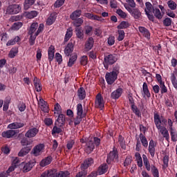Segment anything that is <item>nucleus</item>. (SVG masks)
I'll return each instance as SVG.
<instances>
[{"label": "nucleus", "instance_id": "nucleus-1", "mask_svg": "<svg viewBox=\"0 0 177 177\" xmlns=\"http://www.w3.org/2000/svg\"><path fill=\"white\" fill-rule=\"evenodd\" d=\"M153 121L157 129H161V128H165L161 125H167L168 121L164 116L160 117V115L157 113H153Z\"/></svg>", "mask_w": 177, "mask_h": 177}, {"label": "nucleus", "instance_id": "nucleus-2", "mask_svg": "<svg viewBox=\"0 0 177 177\" xmlns=\"http://www.w3.org/2000/svg\"><path fill=\"white\" fill-rule=\"evenodd\" d=\"M118 60L116 54H109L104 58V67L106 70H109V66H113Z\"/></svg>", "mask_w": 177, "mask_h": 177}, {"label": "nucleus", "instance_id": "nucleus-3", "mask_svg": "<svg viewBox=\"0 0 177 177\" xmlns=\"http://www.w3.org/2000/svg\"><path fill=\"white\" fill-rule=\"evenodd\" d=\"M125 9L129 12V13L131 15L135 20H139L140 17H142V12H140V10L139 8L135 7V8H131L128 6V5H124Z\"/></svg>", "mask_w": 177, "mask_h": 177}, {"label": "nucleus", "instance_id": "nucleus-4", "mask_svg": "<svg viewBox=\"0 0 177 177\" xmlns=\"http://www.w3.org/2000/svg\"><path fill=\"white\" fill-rule=\"evenodd\" d=\"M156 7H154V3L151 4L149 1H147L145 3V12L147 17H148L149 20L150 21L154 22V15L153 14H151V12H153Z\"/></svg>", "mask_w": 177, "mask_h": 177}, {"label": "nucleus", "instance_id": "nucleus-5", "mask_svg": "<svg viewBox=\"0 0 177 177\" xmlns=\"http://www.w3.org/2000/svg\"><path fill=\"white\" fill-rule=\"evenodd\" d=\"M36 163L37 162L35 161V160H30L28 162H23L21 164V171H22V172H24V174L30 172V171H31L32 168L35 167Z\"/></svg>", "mask_w": 177, "mask_h": 177}, {"label": "nucleus", "instance_id": "nucleus-6", "mask_svg": "<svg viewBox=\"0 0 177 177\" xmlns=\"http://www.w3.org/2000/svg\"><path fill=\"white\" fill-rule=\"evenodd\" d=\"M116 161L118 162V151L117 149L113 148V151H111L106 156V162L110 165L111 162Z\"/></svg>", "mask_w": 177, "mask_h": 177}, {"label": "nucleus", "instance_id": "nucleus-7", "mask_svg": "<svg viewBox=\"0 0 177 177\" xmlns=\"http://www.w3.org/2000/svg\"><path fill=\"white\" fill-rule=\"evenodd\" d=\"M21 7L19 4H12L7 7L6 10V15H17L20 13Z\"/></svg>", "mask_w": 177, "mask_h": 177}, {"label": "nucleus", "instance_id": "nucleus-8", "mask_svg": "<svg viewBox=\"0 0 177 177\" xmlns=\"http://www.w3.org/2000/svg\"><path fill=\"white\" fill-rule=\"evenodd\" d=\"M104 99L103 98V96H102V94L99 93L97 94L95 97V106L96 109H100V110H103L104 109Z\"/></svg>", "mask_w": 177, "mask_h": 177}, {"label": "nucleus", "instance_id": "nucleus-9", "mask_svg": "<svg viewBox=\"0 0 177 177\" xmlns=\"http://www.w3.org/2000/svg\"><path fill=\"white\" fill-rule=\"evenodd\" d=\"M44 149H45V145L44 144H38L34 147L31 153L34 157H38V156H41V154H42Z\"/></svg>", "mask_w": 177, "mask_h": 177}, {"label": "nucleus", "instance_id": "nucleus-10", "mask_svg": "<svg viewBox=\"0 0 177 177\" xmlns=\"http://www.w3.org/2000/svg\"><path fill=\"white\" fill-rule=\"evenodd\" d=\"M118 76L111 72H107L105 75V80L108 85H113L117 81Z\"/></svg>", "mask_w": 177, "mask_h": 177}, {"label": "nucleus", "instance_id": "nucleus-11", "mask_svg": "<svg viewBox=\"0 0 177 177\" xmlns=\"http://www.w3.org/2000/svg\"><path fill=\"white\" fill-rule=\"evenodd\" d=\"M39 132V129H37L36 127H32L25 134L26 138H35L37 134Z\"/></svg>", "mask_w": 177, "mask_h": 177}, {"label": "nucleus", "instance_id": "nucleus-12", "mask_svg": "<svg viewBox=\"0 0 177 177\" xmlns=\"http://www.w3.org/2000/svg\"><path fill=\"white\" fill-rule=\"evenodd\" d=\"M123 89L122 88H118L116 90L113 91L111 93V99H113L114 100H117V99H120L121 97V95H122Z\"/></svg>", "mask_w": 177, "mask_h": 177}, {"label": "nucleus", "instance_id": "nucleus-13", "mask_svg": "<svg viewBox=\"0 0 177 177\" xmlns=\"http://www.w3.org/2000/svg\"><path fill=\"white\" fill-rule=\"evenodd\" d=\"M95 161L92 158H88L84 160V162L81 165L82 169H88L89 167L92 166Z\"/></svg>", "mask_w": 177, "mask_h": 177}, {"label": "nucleus", "instance_id": "nucleus-14", "mask_svg": "<svg viewBox=\"0 0 177 177\" xmlns=\"http://www.w3.org/2000/svg\"><path fill=\"white\" fill-rule=\"evenodd\" d=\"M25 125L26 124L24 122H15L8 124V129H19L20 128H23Z\"/></svg>", "mask_w": 177, "mask_h": 177}, {"label": "nucleus", "instance_id": "nucleus-15", "mask_svg": "<svg viewBox=\"0 0 177 177\" xmlns=\"http://www.w3.org/2000/svg\"><path fill=\"white\" fill-rule=\"evenodd\" d=\"M85 150L86 153H92L95 150V143L92 139L89 138L86 144Z\"/></svg>", "mask_w": 177, "mask_h": 177}, {"label": "nucleus", "instance_id": "nucleus-16", "mask_svg": "<svg viewBox=\"0 0 177 177\" xmlns=\"http://www.w3.org/2000/svg\"><path fill=\"white\" fill-rule=\"evenodd\" d=\"M95 44V40H93V37H88L85 42L84 49L85 50H91L92 48H93V45Z\"/></svg>", "mask_w": 177, "mask_h": 177}, {"label": "nucleus", "instance_id": "nucleus-17", "mask_svg": "<svg viewBox=\"0 0 177 177\" xmlns=\"http://www.w3.org/2000/svg\"><path fill=\"white\" fill-rule=\"evenodd\" d=\"M69 60L68 62V67H73L78 59V54L73 53L72 55H69Z\"/></svg>", "mask_w": 177, "mask_h": 177}, {"label": "nucleus", "instance_id": "nucleus-18", "mask_svg": "<svg viewBox=\"0 0 177 177\" xmlns=\"http://www.w3.org/2000/svg\"><path fill=\"white\" fill-rule=\"evenodd\" d=\"M148 151L152 158L156 155V143L153 140L149 141Z\"/></svg>", "mask_w": 177, "mask_h": 177}, {"label": "nucleus", "instance_id": "nucleus-19", "mask_svg": "<svg viewBox=\"0 0 177 177\" xmlns=\"http://www.w3.org/2000/svg\"><path fill=\"white\" fill-rule=\"evenodd\" d=\"M31 149H32V146L30 145L22 148L18 153L19 157H24V156H27V154L30 153Z\"/></svg>", "mask_w": 177, "mask_h": 177}, {"label": "nucleus", "instance_id": "nucleus-20", "mask_svg": "<svg viewBox=\"0 0 177 177\" xmlns=\"http://www.w3.org/2000/svg\"><path fill=\"white\" fill-rule=\"evenodd\" d=\"M33 85L37 92H41V91H42V84H41V80L37 78V77H35L33 79Z\"/></svg>", "mask_w": 177, "mask_h": 177}, {"label": "nucleus", "instance_id": "nucleus-21", "mask_svg": "<svg viewBox=\"0 0 177 177\" xmlns=\"http://www.w3.org/2000/svg\"><path fill=\"white\" fill-rule=\"evenodd\" d=\"M73 51H74V44H73L71 42L68 43L64 49V55L66 56H71V53Z\"/></svg>", "mask_w": 177, "mask_h": 177}, {"label": "nucleus", "instance_id": "nucleus-22", "mask_svg": "<svg viewBox=\"0 0 177 177\" xmlns=\"http://www.w3.org/2000/svg\"><path fill=\"white\" fill-rule=\"evenodd\" d=\"M58 118H57V122H59V128H63V127H64V125L66 124V116L64 115V114L61 113H58Z\"/></svg>", "mask_w": 177, "mask_h": 177}, {"label": "nucleus", "instance_id": "nucleus-23", "mask_svg": "<svg viewBox=\"0 0 177 177\" xmlns=\"http://www.w3.org/2000/svg\"><path fill=\"white\" fill-rule=\"evenodd\" d=\"M17 132L15 130H7L3 131L1 134L3 138H6L7 139H10V138H13L15 135H16Z\"/></svg>", "mask_w": 177, "mask_h": 177}, {"label": "nucleus", "instance_id": "nucleus-24", "mask_svg": "<svg viewBox=\"0 0 177 177\" xmlns=\"http://www.w3.org/2000/svg\"><path fill=\"white\" fill-rule=\"evenodd\" d=\"M138 30L141 34H142L143 37L147 38V39H150V31L148 30L147 28L143 26L138 27Z\"/></svg>", "mask_w": 177, "mask_h": 177}, {"label": "nucleus", "instance_id": "nucleus-25", "mask_svg": "<svg viewBox=\"0 0 177 177\" xmlns=\"http://www.w3.org/2000/svg\"><path fill=\"white\" fill-rule=\"evenodd\" d=\"M57 17V14L56 12H53L50 14L49 17L46 20L47 26H52L55 21H56V18Z\"/></svg>", "mask_w": 177, "mask_h": 177}, {"label": "nucleus", "instance_id": "nucleus-26", "mask_svg": "<svg viewBox=\"0 0 177 177\" xmlns=\"http://www.w3.org/2000/svg\"><path fill=\"white\" fill-rule=\"evenodd\" d=\"M77 96L80 100H84L85 97H86V92L85 91V88L84 87H80L77 91Z\"/></svg>", "mask_w": 177, "mask_h": 177}, {"label": "nucleus", "instance_id": "nucleus-27", "mask_svg": "<svg viewBox=\"0 0 177 177\" xmlns=\"http://www.w3.org/2000/svg\"><path fill=\"white\" fill-rule=\"evenodd\" d=\"M77 115H80V117H86V113H84V109H82V104H77Z\"/></svg>", "mask_w": 177, "mask_h": 177}, {"label": "nucleus", "instance_id": "nucleus-28", "mask_svg": "<svg viewBox=\"0 0 177 177\" xmlns=\"http://www.w3.org/2000/svg\"><path fill=\"white\" fill-rule=\"evenodd\" d=\"M52 156L46 157L40 162V167H46V165H49V164L52 162Z\"/></svg>", "mask_w": 177, "mask_h": 177}, {"label": "nucleus", "instance_id": "nucleus-29", "mask_svg": "<svg viewBox=\"0 0 177 177\" xmlns=\"http://www.w3.org/2000/svg\"><path fill=\"white\" fill-rule=\"evenodd\" d=\"M152 12L153 13V17L155 16V17L158 19V20H161V19H162L164 16V15L161 13L160 9L156 7L155 8H153V11H152Z\"/></svg>", "mask_w": 177, "mask_h": 177}, {"label": "nucleus", "instance_id": "nucleus-30", "mask_svg": "<svg viewBox=\"0 0 177 177\" xmlns=\"http://www.w3.org/2000/svg\"><path fill=\"white\" fill-rule=\"evenodd\" d=\"M107 169H109V166L107 164L104 163L99 167L97 172L99 175H103V174H106L107 172Z\"/></svg>", "mask_w": 177, "mask_h": 177}, {"label": "nucleus", "instance_id": "nucleus-31", "mask_svg": "<svg viewBox=\"0 0 177 177\" xmlns=\"http://www.w3.org/2000/svg\"><path fill=\"white\" fill-rule=\"evenodd\" d=\"M36 0H25L24 3V8L25 10H28L35 3Z\"/></svg>", "mask_w": 177, "mask_h": 177}, {"label": "nucleus", "instance_id": "nucleus-32", "mask_svg": "<svg viewBox=\"0 0 177 177\" xmlns=\"http://www.w3.org/2000/svg\"><path fill=\"white\" fill-rule=\"evenodd\" d=\"M144 165L147 169V171H150L151 169V165H150V162H149V159L145 154L142 155Z\"/></svg>", "mask_w": 177, "mask_h": 177}, {"label": "nucleus", "instance_id": "nucleus-33", "mask_svg": "<svg viewBox=\"0 0 177 177\" xmlns=\"http://www.w3.org/2000/svg\"><path fill=\"white\" fill-rule=\"evenodd\" d=\"M139 138H140V142H141L142 146L144 147H147L149 146V141H147V138H146V136H145V135L140 133Z\"/></svg>", "mask_w": 177, "mask_h": 177}, {"label": "nucleus", "instance_id": "nucleus-34", "mask_svg": "<svg viewBox=\"0 0 177 177\" xmlns=\"http://www.w3.org/2000/svg\"><path fill=\"white\" fill-rule=\"evenodd\" d=\"M158 130L160 131V133L162 135L163 138H165L166 140H169V133L168 132L167 128L162 127Z\"/></svg>", "mask_w": 177, "mask_h": 177}, {"label": "nucleus", "instance_id": "nucleus-35", "mask_svg": "<svg viewBox=\"0 0 177 177\" xmlns=\"http://www.w3.org/2000/svg\"><path fill=\"white\" fill-rule=\"evenodd\" d=\"M118 142L121 149H122L123 150H125L127 149V145L125 144V139L121 135H119L118 138Z\"/></svg>", "mask_w": 177, "mask_h": 177}, {"label": "nucleus", "instance_id": "nucleus-36", "mask_svg": "<svg viewBox=\"0 0 177 177\" xmlns=\"http://www.w3.org/2000/svg\"><path fill=\"white\" fill-rule=\"evenodd\" d=\"M142 91L144 92L145 96H147V97H151V94L150 93V91H149V86H147V83H143Z\"/></svg>", "mask_w": 177, "mask_h": 177}, {"label": "nucleus", "instance_id": "nucleus-37", "mask_svg": "<svg viewBox=\"0 0 177 177\" xmlns=\"http://www.w3.org/2000/svg\"><path fill=\"white\" fill-rule=\"evenodd\" d=\"M81 13H82V10H76L70 15V18L71 20H75V19H78L80 16H81Z\"/></svg>", "mask_w": 177, "mask_h": 177}, {"label": "nucleus", "instance_id": "nucleus-38", "mask_svg": "<svg viewBox=\"0 0 177 177\" xmlns=\"http://www.w3.org/2000/svg\"><path fill=\"white\" fill-rule=\"evenodd\" d=\"M72 20H73V26H75L76 28H80V27H81L84 23V19L82 18H76Z\"/></svg>", "mask_w": 177, "mask_h": 177}, {"label": "nucleus", "instance_id": "nucleus-39", "mask_svg": "<svg viewBox=\"0 0 177 177\" xmlns=\"http://www.w3.org/2000/svg\"><path fill=\"white\" fill-rule=\"evenodd\" d=\"M71 37H73V28H68L65 35L64 42H68Z\"/></svg>", "mask_w": 177, "mask_h": 177}, {"label": "nucleus", "instance_id": "nucleus-40", "mask_svg": "<svg viewBox=\"0 0 177 177\" xmlns=\"http://www.w3.org/2000/svg\"><path fill=\"white\" fill-rule=\"evenodd\" d=\"M131 26V24H129V22L127 21H122V22H120V24L117 26V28L118 30H124L125 28H128V27H129Z\"/></svg>", "mask_w": 177, "mask_h": 177}, {"label": "nucleus", "instance_id": "nucleus-41", "mask_svg": "<svg viewBox=\"0 0 177 177\" xmlns=\"http://www.w3.org/2000/svg\"><path fill=\"white\" fill-rule=\"evenodd\" d=\"M76 37L80 40L84 39V30L81 28H75Z\"/></svg>", "mask_w": 177, "mask_h": 177}, {"label": "nucleus", "instance_id": "nucleus-42", "mask_svg": "<svg viewBox=\"0 0 177 177\" xmlns=\"http://www.w3.org/2000/svg\"><path fill=\"white\" fill-rule=\"evenodd\" d=\"M151 172L153 177H160V171L154 165L151 166Z\"/></svg>", "mask_w": 177, "mask_h": 177}, {"label": "nucleus", "instance_id": "nucleus-43", "mask_svg": "<svg viewBox=\"0 0 177 177\" xmlns=\"http://www.w3.org/2000/svg\"><path fill=\"white\" fill-rule=\"evenodd\" d=\"M37 28H38V23L37 22L32 23L28 31L29 35H32V34H34V32L37 31Z\"/></svg>", "mask_w": 177, "mask_h": 177}, {"label": "nucleus", "instance_id": "nucleus-44", "mask_svg": "<svg viewBox=\"0 0 177 177\" xmlns=\"http://www.w3.org/2000/svg\"><path fill=\"white\" fill-rule=\"evenodd\" d=\"M131 110L133 113L138 118L142 117V112H140V110L138 108L136 105H133L131 106Z\"/></svg>", "mask_w": 177, "mask_h": 177}, {"label": "nucleus", "instance_id": "nucleus-45", "mask_svg": "<svg viewBox=\"0 0 177 177\" xmlns=\"http://www.w3.org/2000/svg\"><path fill=\"white\" fill-rule=\"evenodd\" d=\"M120 68L121 67L120 66V64H116L113 66L112 71H111V73H112L113 74H115V75H117L118 77V74H120Z\"/></svg>", "mask_w": 177, "mask_h": 177}, {"label": "nucleus", "instance_id": "nucleus-46", "mask_svg": "<svg viewBox=\"0 0 177 177\" xmlns=\"http://www.w3.org/2000/svg\"><path fill=\"white\" fill-rule=\"evenodd\" d=\"M17 53H19V48H12L8 56L9 57H10V59H13V57H16V55H17Z\"/></svg>", "mask_w": 177, "mask_h": 177}, {"label": "nucleus", "instance_id": "nucleus-47", "mask_svg": "<svg viewBox=\"0 0 177 177\" xmlns=\"http://www.w3.org/2000/svg\"><path fill=\"white\" fill-rule=\"evenodd\" d=\"M38 16V12L36 10H32L30 12H26L27 19H34V17H37Z\"/></svg>", "mask_w": 177, "mask_h": 177}, {"label": "nucleus", "instance_id": "nucleus-48", "mask_svg": "<svg viewBox=\"0 0 177 177\" xmlns=\"http://www.w3.org/2000/svg\"><path fill=\"white\" fill-rule=\"evenodd\" d=\"M62 132H63V130H62V129L60 127H57V126L55 125L53 127L52 131H51V135L55 136L57 133H62Z\"/></svg>", "mask_w": 177, "mask_h": 177}, {"label": "nucleus", "instance_id": "nucleus-49", "mask_svg": "<svg viewBox=\"0 0 177 177\" xmlns=\"http://www.w3.org/2000/svg\"><path fill=\"white\" fill-rule=\"evenodd\" d=\"M23 27V23L22 22H15L12 24L11 28L12 30H14L15 31H17V30H20Z\"/></svg>", "mask_w": 177, "mask_h": 177}, {"label": "nucleus", "instance_id": "nucleus-50", "mask_svg": "<svg viewBox=\"0 0 177 177\" xmlns=\"http://www.w3.org/2000/svg\"><path fill=\"white\" fill-rule=\"evenodd\" d=\"M167 5L171 10H176L177 5L175 1L169 0L167 1Z\"/></svg>", "mask_w": 177, "mask_h": 177}, {"label": "nucleus", "instance_id": "nucleus-51", "mask_svg": "<svg viewBox=\"0 0 177 177\" xmlns=\"http://www.w3.org/2000/svg\"><path fill=\"white\" fill-rule=\"evenodd\" d=\"M163 26H165V27H171V26H172V19L169 18V17H166L163 21Z\"/></svg>", "mask_w": 177, "mask_h": 177}, {"label": "nucleus", "instance_id": "nucleus-52", "mask_svg": "<svg viewBox=\"0 0 177 177\" xmlns=\"http://www.w3.org/2000/svg\"><path fill=\"white\" fill-rule=\"evenodd\" d=\"M118 41H121L124 40V38H125V31L124 30H118Z\"/></svg>", "mask_w": 177, "mask_h": 177}, {"label": "nucleus", "instance_id": "nucleus-53", "mask_svg": "<svg viewBox=\"0 0 177 177\" xmlns=\"http://www.w3.org/2000/svg\"><path fill=\"white\" fill-rule=\"evenodd\" d=\"M82 118H85V117L77 115L76 118L73 120L75 127H77V125H80V124H81Z\"/></svg>", "mask_w": 177, "mask_h": 177}, {"label": "nucleus", "instance_id": "nucleus-54", "mask_svg": "<svg viewBox=\"0 0 177 177\" xmlns=\"http://www.w3.org/2000/svg\"><path fill=\"white\" fill-rule=\"evenodd\" d=\"M159 86L160 88V93L162 95H164V93H167L168 92V88H167V86H165V82L160 83L159 84Z\"/></svg>", "mask_w": 177, "mask_h": 177}, {"label": "nucleus", "instance_id": "nucleus-55", "mask_svg": "<svg viewBox=\"0 0 177 177\" xmlns=\"http://www.w3.org/2000/svg\"><path fill=\"white\" fill-rule=\"evenodd\" d=\"M170 136L172 142H177V132L175 129L170 130Z\"/></svg>", "mask_w": 177, "mask_h": 177}, {"label": "nucleus", "instance_id": "nucleus-56", "mask_svg": "<svg viewBox=\"0 0 177 177\" xmlns=\"http://www.w3.org/2000/svg\"><path fill=\"white\" fill-rule=\"evenodd\" d=\"M116 13L117 15H118V16H120V17H121V19H127V15L126 14L125 12L122 11V10L118 9L116 10Z\"/></svg>", "mask_w": 177, "mask_h": 177}, {"label": "nucleus", "instance_id": "nucleus-57", "mask_svg": "<svg viewBox=\"0 0 177 177\" xmlns=\"http://www.w3.org/2000/svg\"><path fill=\"white\" fill-rule=\"evenodd\" d=\"M39 104L41 107H43V111H46L48 110V106H46V102L42 98L39 99Z\"/></svg>", "mask_w": 177, "mask_h": 177}, {"label": "nucleus", "instance_id": "nucleus-58", "mask_svg": "<svg viewBox=\"0 0 177 177\" xmlns=\"http://www.w3.org/2000/svg\"><path fill=\"white\" fill-rule=\"evenodd\" d=\"M108 45H109V46H113V45H114V44H115V37L113 35H110L108 38Z\"/></svg>", "mask_w": 177, "mask_h": 177}, {"label": "nucleus", "instance_id": "nucleus-59", "mask_svg": "<svg viewBox=\"0 0 177 177\" xmlns=\"http://www.w3.org/2000/svg\"><path fill=\"white\" fill-rule=\"evenodd\" d=\"M171 81L174 88L177 91V79L174 74L171 76Z\"/></svg>", "mask_w": 177, "mask_h": 177}, {"label": "nucleus", "instance_id": "nucleus-60", "mask_svg": "<svg viewBox=\"0 0 177 177\" xmlns=\"http://www.w3.org/2000/svg\"><path fill=\"white\" fill-rule=\"evenodd\" d=\"M87 64H88V56L83 55L82 57H81L80 64H82V66H86Z\"/></svg>", "mask_w": 177, "mask_h": 177}, {"label": "nucleus", "instance_id": "nucleus-61", "mask_svg": "<svg viewBox=\"0 0 177 177\" xmlns=\"http://www.w3.org/2000/svg\"><path fill=\"white\" fill-rule=\"evenodd\" d=\"M66 0H57L54 3V8H60L64 5Z\"/></svg>", "mask_w": 177, "mask_h": 177}, {"label": "nucleus", "instance_id": "nucleus-62", "mask_svg": "<svg viewBox=\"0 0 177 177\" xmlns=\"http://www.w3.org/2000/svg\"><path fill=\"white\" fill-rule=\"evenodd\" d=\"M21 19V16L20 15H12L10 17V21H11L12 23L15 22V21H19V20Z\"/></svg>", "mask_w": 177, "mask_h": 177}, {"label": "nucleus", "instance_id": "nucleus-63", "mask_svg": "<svg viewBox=\"0 0 177 177\" xmlns=\"http://www.w3.org/2000/svg\"><path fill=\"white\" fill-rule=\"evenodd\" d=\"M53 174V171L52 169H49V170H46L45 171H44L40 177H50V175Z\"/></svg>", "mask_w": 177, "mask_h": 177}, {"label": "nucleus", "instance_id": "nucleus-64", "mask_svg": "<svg viewBox=\"0 0 177 177\" xmlns=\"http://www.w3.org/2000/svg\"><path fill=\"white\" fill-rule=\"evenodd\" d=\"M59 177H69L70 176V172L68 171H61L59 172Z\"/></svg>", "mask_w": 177, "mask_h": 177}]
</instances>
